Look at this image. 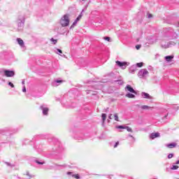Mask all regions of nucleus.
Masks as SVG:
<instances>
[{
    "instance_id": "54",
    "label": "nucleus",
    "mask_w": 179,
    "mask_h": 179,
    "mask_svg": "<svg viewBox=\"0 0 179 179\" xmlns=\"http://www.w3.org/2000/svg\"><path fill=\"white\" fill-rule=\"evenodd\" d=\"M0 134H1V131H0Z\"/></svg>"
},
{
    "instance_id": "22",
    "label": "nucleus",
    "mask_w": 179,
    "mask_h": 179,
    "mask_svg": "<svg viewBox=\"0 0 179 179\" xmlns=\"http://www.w3.org/2000/svg\"><path fill=\"white\" fill-rule=\"evenodd\" d=\"M136 66V68H142L143 66V62L137 63Z\"/></svg>"
},
{
    "instance_id": "16",
    "label": "nucleus",
    "mask_w": 179,
    "mask_h": 179,
    "mask_svg": "<svg viewBox=\"0 0 179 179\" xmlns=\"http://www.w3.org/2000/svg\"><path fill=\"white\" fill-rule=\"evenodd\" d=\"M173 45H174V43L173 42H169L166 45H164V48H170L171 47H172Z\"/></svg>"
},
{
    "instance_id": "33",
    "label": "nucleus",
    "mask_w": 179,
    "mask_h": 179,
    "mask_svg": "<svg viewBox=\"0 0 179 179\" xmlns=\"http://www.w3.org/2000/svg\"><path fill=\"white\" fill-rule=\"evenodd\" d=\"M8 86H10V87H15V85H13V83L11 82H8Z\"/></svg>"
},
{
    "instance_id": "29",
    "label": "nucleus",
    "mask_w": 179,
    "mask_h": 179,
    "mask_svg": "<svg viewBox=\"0 0 179 179\" xmlns=\"http://www.w3.org/2000/svg\"><path fill=\"white\" fill-rule=\"evenodd\" d=\"M56 54H58V55H59V54H62V50H61V49H56Z\"/></svg>"
},
{
    "instance_id": "27",
    "label": "nucleus",
    "mask_w": 179,
    "mask_h": 179,
    "mask_svg": "<svg viewBox=\"0 0 179 179\" xmlns=\"http://www.w3.org/2000/svg\"><path fill=\"white\" fill-rule=\"evenodd\" d=\"M168 159H173L174 157V154L173 153H170L168 155Z\"/></svg>"
},
{
    "instance_id": "10",
    "label": "nucleus",
    "mask_w": 179,
    "mask_h": 179,
    "mask_svg": "<svg viewBox=\"0 0 179 179\" xmlns=\"http://www.w3.org/2000/svg\"><path fill=\"white\" fill-rule=\"evenodd\" d=\"M166 148H169V149H174L176 146H177V143H171L169 144H166Z\"/></svg>"
},
{
    "instance_id": "5",
    "label": "nucleus",
    "mask_w": 179,
    "mask_h": 179,
    "mask_svg": "<svg viewBox=\"0 0 179 179\" xmlns=\"http://www.w3.org/2000/svg\"><path fill=\"white\" fill-rule=\"evenodd\" d=\"M4 76L6 78H13L15 76V71L12 70H4L3 71Z\"/></svg>"
},
{
    "instance_id": "13",
    "label": "nucleus",
    "mask_w": 179,
    "mask_h": 179,
    "mask_svg": "<svg viewBox=\"0 0 179 179\" xmlns=\"http://www.w3.org/2000/svg\"><path fill=\"white\" fill-rule=\"evenodd\" d=\"M83 12H85V10H82V11L80 13V15L76 19L75 22H76V23H78L80 20V19H82V16H83Z\"/></svg>"
},
{
    "instance_id": "19",
    "label": "nucleus",
    "mask_w": 179,
    "mask_h": 179,
    "mask_svg": "<svg viewBox=\"0 0 179 179\" xmlns=\"http://www.w3.org/2000/svg\"><path fill=\"white\" fill-rule=\"evenodd\" d=\"M115 82L117 83L120 86H122V85H124V81L122 80H115Z\"/></svg>"
},
{
    "instance_id": "32",
    "label": "nucleus",
    "mask_w": 179,
    "mask_h": 179,
    "mask_svg": "<svg viewBox=\"0 0 179 179\" xmlns=\"http://www.w3.org/2000/svg\"><path fill=\"white\" fill-rule=\"evenodd\" d=\"M114 117H115V121H119V120H118V115H117V113H115V114H114Z\"/></svg>"
},
{
    "instance_id": "34",
    "label": "nucleus",
    "mask_w": 179,
    "mask_h": 179,
    "mask_svg": "<svg viewBox=\"0 0 179 179\" xmlns=\"http://www.w3.org/2000/svg\"><path fill=\"white\" fill-rule=\"evenodd\" d=\"M148 19H150L151 17H153V15L149 13H148Z\"/></svg>"
},
{
    "instance_id": "44",
    "label": "nucleus",
    "mask_w": 179,
    "mask_h": 179,
    "mask_svg": "<svg viewBox=\"0 0 179 179\" xmlns=\"http://www.w3.org/2000/svg\"><path fill=\"white\" fill-rule=\"evenodd\" d=\"M90 92H92V90L87 91V94H90Z\"/></svg>"
},
{
    "instance_id": "41",
    "label": "nucleus",
    "mask_w": 179,
    "mask_h": 179,
    "mask_svg": "<svg viewBox=\"0 0 179 179\" xmlns=\"http://www.w3.org/2000/svg\"><path fill=\"white\" fill-rule=\"evenodd\" d=\"M83 137H77L78 141H83Z\"/></svg>"
},
{
    "instance_id": "11",
    "label": "nucleus",
    "mask_w": 179,
    "mask_h": 179,
    "mask_svg": "<svg viewBox=\"0 0 179 179\" xmlns=\"http://www.w3.org/2000/svg\"><path fill=\"white\" fill-rule=\"evenodd\" d=\"M159 136H160V134H159V133H152L150 135V139H155L156 138H159Z\"/></svg>"
},
{
    "instance_id": "14",
    "label": "nucleus",
    "mask_w": 179,
    "mask_h": 179,
    "mask_svg": "<svg viewBox=\"0 0 179 179\" xmlns=\"http://www.w3.org/2000/svg\"><path fill=\"white\" fill-rule=\"evenodd\" d=\"M17 41L18 44L20 45V47L22 48L24 47V42L23 41V40H22V38H17Z\"/></svg>"
},
{
    "instance_id": "51",
    "label": "nucleus",
    "mask_w": 179,
    "mask_h": 179,
    "mask_svg": "<svg viewBox=\"0 0 179 179\" xmlns=\"http://www.w3.org/2000/svg\"><path fill=\"white\" fill-rule=\"evenodd\" d=\"M151 69H153V67L151 66Z\"/></svg>"
},
{
    "instance_id": "18",
    "label": "nucleus",
    "mask_w": 179,
    "mask_h": 179,
    "mask_svg": "<svg viewBox=\"0 0 179 179\" xmlns=\"http://www.w3.org/2000/svg\"><path fill=\"white\" fill-rule=\"evenodd\" d=\"M126 97H128V99H135V95L134 94L127 93Z\"/></svg>"
},
{
    "instance_id": "46",
    "label": "nucleus",
    "mask_w": 179,
    "mask_h": 179,
    "mask_svg": "<svg viewBox=\"0 0 179 179\" xmlns=\"http://www.w3.org/2000/svg\"><path fill=\"white\" fill-rule=\"evenodd\" d=\"M175 164H179V160L176 161Z\"/></svg>"
},
{
    "instance_id": "38",
    "label": "nucleus",
    "mask_w": 179,
    "mask_h": 179,
    "mask_svg": "<svg viewBox=\"0 0 179 179\" xmlns=\"http://www.w3.org/2000/svg\"><path fill=\"white\" fill-rule=\"evenodd\" d=\"M27 176H28V177H29L30 178H32V177H34L33 176L30 175L29 172H27Z\"/></svg>"
},
{
    "instance_id": "36",
    "label": "nucleus",
    "mask_w": 179,
    "mask_h": 179,
    "mask_svg": "<svg viewBox=\"0 0 179 179\" xmlns=\"http://www.w3.org/2000/svg\"><path fill=\"white\" fill-rule=\"evenodd\" d=\"M141 47H142V45H136V50H140V49H141Z\"/></svg>"
},
{
    "instance_id": "26",
    "label": "nucleus",
    "mask_w": 179,
    "mask_h": 179,
    "mask_svg": "<svg viewBox=\"0 0 179 179\" xmlns=\"http://www.w3.org/2000/svg\"><path fill=\"white\" fill-rule=\"evenodd\" d=\"M50 41H52L53 44H57V43H58V41L57 39H54V38H52Z\"/></svg>"
},
{
    "instance_id": "40",
    "label": "nucleus",
    "mask_w": 179,
    "mask_h": 179,
    "mask_svg": "<svg viewBox=\"0 0 179 179\" xmlns=\"http://www.w3.org/2000/svg\"><path fill=\"white\" fill-rule=\"evenodd\" d=\"M55 82L56 83H62V80H57Z\"/></svg>"
},
{
    "instance_id": "12",
    "label": "nucleus",
    "mask_w": 179,
    "mask_h": 179,
    "mask_svg": "<svg viewBox=\"0 0 179 179\" xmlns=\"http://www.w3.org/2000/svg\"><path fill=\"white\" fill-rule=\"evenodd\" d=\"M164 58H165V61H166V62H171V61L174 58V56L169 55V56H166Z\"/></svg>"
},
{
    "instance_id": "39",
    "label": "nucleus",
    "mask_w": 179,
    "mask_h": 179,
    "mask_svg": "<svg viewBox=\"0 0 179 179\" xmlns=\"http://www.w3.org/2000/svg\"><path fill=\"white\" fill-rule=\"evenodd\" d=\"M22 92H23L24 93H26V86H24V87H22Z\"/></svg>"
},
{
    "instance_id": "31",
    "label": "nucleus",
    "mask_w": 179,
    "mask_h": 179,
    "mask_svg": "<svg viewBox=\"0 0 179 179\" xmlns=\"http://www.w3.org/2000/svg\"><path fill=\"white\" fill-rule=\"evenodd\" d=\"M38 138H40V136H36L35 137H34L32 141H34V142H36V141H38Z\"/></svg>"
},
{
    "instance_id": "35",
    "label": "nucleus",
    "mask_w": 179,
    "mask_h": 179,
    "mask_svg": "<svg viewBox=\"0 0 179 179\" xmlns=\"http://www.w3.org/2000/svg\"><path fill=\"white\" fill-rule=\"evenodd\" d=\"M104 38V40H106V41H110V37H108V36H106V37H104L103 38Z\"/></svg>"
},
{
    "instance_id": "3",
    "label": "nucleus",
    "mask_w": 179,
    "mask_h": 179,
    "mask_svg": "<svg viewBox=\"0 0 179 179\" xmlns=\"http://www.w3.org/2000/svg\"><path fill=\"white\" fill-rule=\"evenodd\" d=\"M18 20L20 22L17 23V30L20 31V30H22L23 27H24L25 18L24 17H22V19L19 18Z\"/></svg>"
},
{
    "instance_id": "1",
    "label": "nucleus",
    "mask_w": 179,
    "mask_h": 179,
    "mask_svg": "<svg viewBox=\"0 0 179 179\" xmlns=\"http://www.w3.org/2000/svg\"><path fill=\"white\" fill-rule=\"evenodd\" d=\"M62 27H68L69 26V15L65 14L60 20Z\"/></svg>"
},
{
    "instance_id": "7",
    "label": "nucleus",
    "mask_w": 179,
    "mask_h": 179,
    "mask_svg": "<svg viewBox=\"0 0 179 179\" xmlns=\"http://www.w3.org/2000/svg\"><path fill=\"white\" fill-rule=\"evenodd\" d=\"M125 90L126 92H129V93H134V94H136V91H135V90H134L133 87H131V85H127L126 87H125Z\"/></svg>"
},
{
    "instance_id": "30",
    "label": "nucleus",
    "mask_w": 179,
    "mask_h": 179,
    "mask_svg": "<svg viewBox=\"0 0 179 179\" xmlns=\"http://www.w3.org/2000/svg\"><path fill=\"white\" fill-rule=\"evenodd\" d=\"M142 110H148V108H149V106H146V105H143L141 106Z\"/></svg>"
},
{
    "instance_id": "48",
    "label": "nucleus",
    "mask_w": 179,
    "mask_h": 179,
    "mask_svg": "<svg viewBox=\"0 0 179 179\" xmlns=\"http://www.w3.org/2000/svg\"><path fill=\"white\" fill-rule=\"evenodd\" d=\"M109 120H111V115L108 116Z\"/></svg>"
},
{
    "instance_id": "17",
    "label": "nucleus",
    "mask_w": 179,
    "mask_h": 179,
    "mask_svg": "<svg viewBox=\"0 0 179 179\" xmlns=\"http://www.w3.org/2000/svg\"><path fill=\"white\" fill-rule=\"evenodd\" d=\"M34 162L36 163L38 165H43V164H45V162L43 161V160H38V159H34Z\"/></svg>"
},
{
    "instance_id": "42",
    "label": "nucleus",
    "mask_w": 179,
    "mask_h": 179,
    "mask_svg": "<svg viewBox=\"0 0 179 179\" xmlns=\"http://www.w3.org/2000/svg\"><path fill=\"white\" fill-rule=\"evenodd\" d=\"M68 176H72V172H67Z\"/></svg>"
},
{
    "instance_id": "43",
    "label": "nucleus",
    "mask_w": 179,
    "mask_h": 179,
    "mask_svg": "<svg viewBox=\"0 0 179 179\" xmlns=\"http://www.w3.org/2000/svg\"><path fill=\"white\" fill-rule=\"evenodd\" d=\"M166 171L167 172L170 171V168H166Z\"/></svg>"
},
{
    "instance_id": "52",
    "label": "nucleus",
    "mask_w": 179,
    "mask_h": 179,
    "mask_svg": "<svg viewBox=\"0 0 179 179\" xmlns=\"http://www.w3.org/2000/svg\"><path fill=\"white\" fill-rule=\"evenodd\" d=\"M129 136H131V138H132V136L129 135Z\"/></svg>"
},
{
    "instance_id": "24",
    "label": "nucleus",
    "mask_w": 179,
    "mask_h": 179,
    "mask_svg": "<svg viewBox=\"0 0 179 179\" xmlns=\"http://www.w3.org/2000/svg\"><path fill=\"white\" fill-rule=\"evenodd\" d=\"M178 169V166L177 165H173L172 167H171L170 170H177Z\"/></svg>"
},
{
    "instance_id": "15",
    "label": "nucleus",
    "mask_w": 179,
    "mask_h": 179,
    "mask_svg": "<svg viewBox=\"0 0 179 179\" xmlns=\"http://www.w3.org/2000/svg\"><path fill=\"white\" fill-rule=\"evenodd\" d=\"M141 96L143 99H150V95L146 92H142Z\"/></svg>"
},
{
    "instance_id": "45",
    "label": "nucleus",
    "mask_w": 179,
    "mask_h": 179,
    "mask_svg": "<svg viewBox=\"0 0 179 179\" xmlns=\"http://www.w3.org/2000/svg\"><path fill=\"white\" fill-rule=\"evenodd\" d=\"M96 94L95 92H92V96H96Z\"/></svg>"
},
{
    "instance_id": "2",
    "label": "nucleus",
    "mask_w": 179,
    "mask_h": 179,
    "mask_svg": "<svg viewBox=\"0 0 179 179\" xmlns=\"http://www.w3.org/2000/svg\"><path fill=\"white\" fill-rule=\"evenodd\" d=\"M148 74H149V71H148V69H143L138 71V78L142 79V78H145V76H146V75H148Z\"/></svg>"
},
{
    "instance_id": "53",
    "label": "nucleus",
    "mask_w": 179,
    "mask_h": 179,
    "mask_svg": "<svg viewBox=\"0 0 179 179\" xmlns=\"http://www.w3.org/2000/svg\"><path fill=\"white\" fill-rule=\"evenodd\" d=\"M177 110H178V107H177Z\"/></svg>"
},
{
    "instance_id": "49",
    "label": "nucleus",
    "mask_w": 179,
    "mask_h": 179,
    "mask_svg": "<svg viewBox=\"0 0 179 179\" xmlns=\"http://www.w3.org/2000/svg\"><path fill=\"white\" fill-rule=\"evenodd\" d=\"M108 110V108H107L106 109V112H107Z\"/></svg>"
},
{
    "instance_id": "25",
    "label": "nucleus",
    "mask_w": 179,
    "mask_h": 179,
    "mask_svg": "<svg viewBox=\"0 0 179 179\" xmlns=\"http://www.w3.org/2000/svg\"><path fill=\"white\" fill-rule=\"evenodd\" d=\"M72 177H73V178H76V179L80 178V176H79V174H73Z\"/></svg>"
},
{
    "instance_id": "21",
    "label": "nucleus",
    "mask_w": 179,
    "mask_h": 179,
    "mask_svg": "<svg viewBox=\"0 0 179 179\" xmlns=\"http://www.w3.org/2000/svg\"><path fill=\"white\" fill-rule=\"evenodd\" d=\"M167 117H169V112L165 110V115H164V117H162V120H167Z\"/></svg>"
},
{
    "instance_id": "47",
    "label": "nucleus",
    "mask_w": 179,
    "mask_h": 179,
    "mask_svg": "<svg viewBox=\"0 0 179 179\" xmlns=\"http://www.w3.org/2000/svg\"><path fill=\"white\" fill-rule=\"evenodd\" d=\"M22 85H24V80L22 81Z\"/></svg>"
},
{
    "instance_id": "8",
    "label": "nucleus",
    "mask_w": 179,
    "mask_h": 179,
    "mask_svg": "<svg viewBox=\"0 0 179 179\" xmlns=\"http://www.w3.org/2000/svg\"><path fill=\"white\" fill-rule=\"evenodd\" d=\"M118 129H127L128 132H132V129L129 127L120 125L117 127Z\"/></svg>"
},
{
    "instance_id": "9",
    "label": "nucleus",
    "mask_w": 179,
    "mask_h": 179,
    "mask_svg": "<svg viewBox=\"0 0 179 179\" xmlns=\"http://www.w3.org/2000/svg\"><path fill=\"white\" fill-rule=\"evenodd\" d=\"M136 70H137V67L136 65H132L129 69L130 73H135Z\"/></svg>"
},
{
    "instance_id": "37",
    "label": "nucleus",
    "mask_w": 179,
    "mask_h": 179,
    "mask_svg": "<svg viewBox=\"0 0 179 179\" xmlns=\"http://www.w3.org/2000/svg\"><path fill=\"white\" fill-rule=\"evenodd\" d=\"M120 145V142H116L115 144L114 145V148H117Z\"/></svg>"
},
{
    "instance_id": "50",
    "label": "nucleus",
    "mask_w": 179,
    "mask_h": 179,
    "mask_svg": "<svg viewBox=\"0 0 179 179\" xmlns=\"http://www.w3.org/2000/svg\"><path fill=\"white\" fill-rule=\"evenodd\" d=\"M56 166H59V167H62V165H56Z\"/></svg>"
},
{
    "instance_id": "20",
    "label": "nucleus",
    "mask_w": 179,
    "mask_h": 179,
    "mask_svg": "<svg viewBox=\"0 0 179 179\" xmlns=\"http://www.w3.org/2000/svg\"><path fill=\"white\" fill-rule=\"evenodd\" d=\"M3 163L5 164H6V166H8V167H15V164H12L10 162H3Z\"/></svg>"
},
{
    "instance_id": "28",
    "label": "nucleus",
    "mask_w": 179,
    "mask_h": 179,
    "mask_svg": "<svg viewBox=\"0 0 179 179\" xmlns=\"http://www.w3.org/2000/svg\"><path fill=\"white\" fill-rule=\"evenodd\" d=\"M78 22H76V21H74L72 24V25L70 27V29H73V27H75V26H76Z\"/></svg>"
},
{
    "instance_id": "4",
    "label": "nucleus",
    "mask_w": 179,
    "mask_h": 179,
    "mask_svg": "<svg viewBox=\"0 0 179 179\" xmlns=\"http://www.w3.org/2000/svg\"><path fill=\"white\" fill-rule=\"evenodd\" d=\"M116 64L117 65V66L122 68V69H126L127 66L129 65V63L127 62L116 61Z\"/></svg>"
},
{
    "instance_id": "23",
    "label": "nucleus",
    "mask_w": 179,
    "mask_h": 179,
    "mask_svg": "<svg viewBox=\"0 0 179 179\" xmlns=\"http://www.w3.org/2000/svg\"><path fill=\"white\" fill-rule=\"evenodd\" d=\"M101 117H102V121L103 122H104V121H106V118H107V115L106 113H102Z\"/></svg>"
},
{
    "instance_id": "6",
    "label": "nucleus",
    "mask_w": 179,
    "mask_h": 179,
    "mask_svg": "<svg viewBox=\"0 0 179 179\" xmlns=\"http://www.w3.org/2000/svg\"><path fill=\"white\" fill-rule=\"evenodd\" d=\"M40 110H42L43 115H48V108L45 107V105L43 104L39 107Z\"/></svg>"
}]
</instances>
